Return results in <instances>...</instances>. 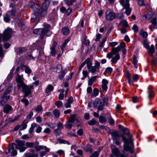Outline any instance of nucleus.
<instances>
[{"instance_id":"1","label":"nucleus","mask_w":157,"mask_h":157,"mask_svg":"<svg viewBox=\"0 0 157 157\" xmlns=\"http://www.w3.org/2000/svg\"><path fill=\"white\" fill-rule=\"evenodd\" d=\"M119 128L121 130L124 134H126L128 136V140L123 136H121L122 140L124 143V150L128 151L130 153H132L133 152V149L132 147H130L129 145V144L131 145H133L132 140V136L130 135L129 130L126 128L124 127L121 125L118 126Z\"/></svg>"},{"instance_id":"2","label":"nucleus","mask_w":157,"mask_h":157,"mask_svg":"<svg viewBox=\"0 0 157 157\" xmlns=\"http://www.w3.org/2000/svg\"><path fill=\"white\" fill-rule=\"evenodd\" d=\"M29 6L33 9L34 11L32 15L31 20L32 22L36 25L38 22L40 17L44 16L41 15L43 9L39 5L32 1L29 2Z\"/></svg>"},{"instance_id":"3","label":"nucleus","mask_w":157,"mask_h":157,"mask_svg":"<svg viewBox=\"0 0 157 157\" xmlns=\"http://www.w3.org/2000/svg\"><path fill=\"white\" fill-rule=\"evenodd\" d=\"M125 46V44L124 42H122L119 46H118L116 48H113L112 49L111 52L108 53L107 55V57L109 59L111 58L112 56L118 53L121 50V48L124 47Z\"/></svg>"},{"instance_id":"4","label":"nucleus","mask_w":157,"mask_h":157,"mask_svg":"<svg viewBox=\"0 0 157 157\" xmlns=\"http://www.w3.org/2000/svg\"><path fill=\"white\" fill-rule=\"evenodd\" d=\"M21 87L22 88L24 94L23 97L24 98H26L31 94V90L33 89L34 86L33 85H31L29 87L24 84L21 86Z\"/></svg>"},{"instance_id":"5","label":"nucleus","mask_w":157,"mask_h":157,"mask_svg":"<svg viewBox=\"0 0 157 157\" xmlns=\"http://www.w3.org/2000/svg\"><path fill=\"white\" fill-rule=\"evenodd\" d=\"M11 91V90L8 89L4 92L0 101V105H3L10 99V96L8 94Z\"/></svg>"},{"instance_id":"6","label":"nucleus","mask_w":157,"mask_h":157,"mask_svg":"<svg viewBox=\"0 0 157 157\" xmlns=\"http://www.w3.org/2000/svg\"><path fill=\"white\" fill-rule=\"evenodd\" d=\"M94 106L98 108V112L99 111H101L104 108V103L102 102L101 100L99 98H97L95 99L94 103Z\"/></svg>"},{"instance_id":"7","label":"nucleus","mask_w":157,"mask_h":157,"mask_svg":"<svg viewBox=\"0 0 157 157\" xmlns=\"http://www.w3.org/2000/svg\"><path fill=\"white\" fill-rule=\"evenodd\" d=\"M100 62L96 60L95 61L94 66H92L88 69L89 72L92 73H94L96 72H99L100 71Z\"/></svg>"},{"instance_id":"8","label":"nucleus","mask_w":157,"mask_h":157,"mask_svg":"<svg viewBox=\"0 0 157 157\" xmlns=\"http://www.w3.org/2000/svg\"><path fill=\"white\" fill-rule=\"evenodd\" d=\"M100 62L96 60L95 61L94 66H92L88 69L89 72L92 73H94L96 72H99L100 71Z\"/></svg>"},{"instance_id":"9","label":"nucleus","mask_w":157,"mask_h":157,"mask_svg":"<svg viewBox=\"0 0 157 157\" xmlns=\"http://www.w3.org/2000/svg\"><path fill=\"white\" fill-rule=\"evenodd\" d=\"M16 148L19 149L20 152H23L26 149L25 141L17 140H16Z\"/></svg>"},{"instance_id":"10","label":"nucleus","mask_w":157,"mask_h":157,"mask_svg":"<svg viewBox=\"0 0 157 157\" xmlns=\"http://www.w3.org/2000/svg\"><path fill=\"white\" fill-rule=\"evenodd\" d=\"M43 26L44 28L42 29H43L42 34L43 35H46L47 36H50L52 34L51 32L50 31L51 26L50 25L48 24L44 23Z\"/></svg>"},{"instance_id":"11","label":"nucleus","mask_w":157,"mask_h":157,"mask_svg":"<svg viewBox=\"0 0 157 157\" xmlns=\"http://www.w3.org/2000/svg\"><path fill=\"white\" fill-rule=\"evenodd\" d=\"M51 0H44L43 4V11L41 13L42 16H45L47 13V9L49 7Z\"/></svg>"},{"instance_id":"12","label":"nucleus","mask_w":157,"mask_h":157,"mask_svg":"<svg viewBox=\"0 0 157 157\" xmlns=\"http://www.w3.org/2000/svg\"><path fill=\"white\" fill-rule=\"evenodd\" d=\"M116 17L115 13L110 10H107L106 12V19L107 21H111Z\"/></svg>"},{"instance_id":"13","label":"nucleus","mask_w":157,"mask_h":157,"mask_svg":"<svg viewBox=\"0 0 157 157\" xmlns=\"http://www.w3.org/2000/svg\"><path fill=\"white\" fill-rule=\"evenodd\" d=\"M12 31L10 29L7 28L5 30L3 35V38L5 40H7L11 36Z\"/></svg>"},{"instance_id":"14","label":"nucleus","mask_w":157,"mask_h":157,"mask_svg":"<svg viewBox=\"0 0 157 157\" xmlns=\"http://www.w3.org/2000/svg\"><path fill=\"white\" fill-rule=\"evenodd\" d=\"M16 79L17 82V86L19 89L21 87L22 85L25 84L23 81V75L21 76L17 74V76L16 77Z\"/></svg>"},{"instance_id":"15","label":"nucleus","mask_w":157,"mask_h":157,"mask_svg":"<svg viewBox=\"0 0 157 157\" xmlns=\"http://www.w3.org/2000/svg\"><path fill=\"white\" fill-rule=\"evenodd\" d=\"M35 150L34 149H30L29 152L25 154V157H37V155L35 153Z\"/></svg>"},{"instance_id":"16","label":"nucleus","mask_w":157,"mask_h":157,"mask_svg":"<svg viewBox=\"0 0 157 157\" xmlns=\"http://www.w3.org/2000/svg\"><path fill=\"white\" fill-rule=\"evenodd\" d=\"M12 109V107L11 105L9 104H6L3 108V111L5 113H10L11 112Z\"/></svg>"},{"instance_id":"17","label":"nucleus","mask_w":157,"mask_h":157,"mask_svg":"<svg viewBox=\"0 0 157 157\" xmlns=\"http://www.w3.org/2000/svg\"><path fill=\"white\" fill-rule=\"evenodd\" d=\"M112 151L113 154L116 156L117 157H124L123 154H120V152L118 148H115L112 149Z\"/></svg>"},{"instance_id":"18","label":"nucleus","mask_w":157,"mask_h":157,"mask_svg":"<svg viewBox=\"0 0 157 157\" xmlns=\"http://www.w3.org/2000/svg\"><path fill=\"white\" fill-rule=\"evenodd\" d=\"M10 147L11 150V156L13 157L16 156L17 154V151L15 150L16 149V144L14 143L12 144L10 146Z\"/></svg>"},{"instance_id":"19","label":"nucleus","mask_w":157,"mask_h":157,"mask_svg":"<svg viewBox=\"0 0 157 157\" xmlns=\"http://www.w3.org/2000/svg\"><path fill=\"white\" fill-rule=\"evenodd\" d=\"M33 33L36 34H40V38L41 39H43V35L42 34L43 29L41 28L35 29H33Z\"/></svg>"},{"instance_id":"20","label":"nucleus","mask_w":157,"mask_h":157,"mask_svg":"<svg viewBox=\"0 0 157 157\" xmlns=\"http://www.w3.org/2000/svg\"><path fill=\"white\" fill-rule=\"evenodd\" d=\"M15 51L17 55H20L25 52L26 49L24 47H19L16 48Z\"/></svg>"},{"instance_id":"21","label":"nucleus","mask_w":157,"mask_h":157,"mask_svg":"<svg viewBox=\"0 0 157 157\" xmlns=\"http://www.w3.org/2000/svg\"><path fill=\"white\" fill-rule=\"evenodd\" d=\"M128 0H120V2L121 5L124 8L129 7Z\"/></svg>"},{"instance_id":"22","label":"nucleus","mask_w":157,"mask_h":157,"mask_svg":"<svg viewBox=\"0 0 157 157\" xmlns=\"http://www.w3.org/2000/svg\"><path fill=\"white\" fill-rule=\"evenodd\" d=\"M108 83V81L105 79H103L102 81V86L101 88L102 90H106L107 89V85Z\"/></svg>"},{"instance_id":"23","label":"nucleus","mask_w":157,"mask_h":157,"mask_svg":"<svg viewBox=\"0 0 157 157\" xmlns=\"http://www.w3.org/2000/svg\"><path fill=\"white\" fill-rule=\"evenodd\" d=\"M116 55L114 56H112V59L111 60V62L113 63H117L118 60H119L120 58V55L116 53Z\"/></svg>"},{"instance_id":"24","label":"nucleus","mask_w":157,"mask_h":157,"mask_svg":"<svg viewBox=\"0 0 157 157\" xmlns=\"http://www.w3.org/2000/svg\"><path fill=\"white\" fill-rule=\"evenodd\" d=\"M147 49V52L148 54L151 56H152L153 54L155 52V48L154 45L152 44L151 45L150 47H149V48Z\"/></svg>"},{"instance_id":"25","label":"nucleus","mask_w":157,"mask_h":157,"mask_svg":"<svg viewBox=\"0 0 157 157\" xmlns=\"http://www.w3.org/2000/svg\"><path fill=\"white\" fill-rule=\"evenodd\" d=\"M76 118V115L75 114L71 115L70 117L67 119L68 122L69 123H73L75 121Z\"/></svg>"},{"instance_id":"26","label":"nucleus","mask_w":157,"mask_h":157,"mask_svg":"<svg viewBox=\"0 0 157 157\" xmlns=\"http://www.w3.org/2000/svg\"><path fill=\"white\" fill-rule=\"evenodd\" d=\"M111 134L113 141H114V140H118L119 137V135L118 134V132H113L112 133H111Z\"/></svg>"},{"instance_id":"27","label":"nucleus","mask_w":157,"mask_h":157,"mask_svg":"<svg viewBox=\"0 0 157 157\" xmlns=\"http://www.w3.org/2000/svg\"><path fill=\"white\" fill-rule=\"evenodd\" d=\"M28 122V121L27 120H25L23 121L21 125V128L20 129V130H24L27 127V124Z\"/></svg>"},{"instance_id":"28","label":"nucleus","mask_w":157,"mask_h":157,"mask_svg":"<svg viewBox=\"0 0 157 157\" xmlns=\"http://www.w3.org/2000/svg\"><path fill=\"white\" fill-rule=\"evenodd\" d=\"M85 62L86 63V64L88 69L92 66V63L90 58H88L85 60Z\"/></svg>"},{"instance_id":"29","label":"nucleus","mask_w":157,"mask_h":157,"mask_svg":"<svg viewBox=\"0 0 157 157\" xmlns=\"http://www.w3.org/2000/svg\"><path fill=\"white\" fill-rule=\"evenodd\" d=\"M97 76H94L90 79L88 80V84L89 85L91 86L92 85L93 82L95 81L96 79Z\"/></svg>"},{"instance_id":"30","label":"nucleus","mask_w":157,"mask_h":157,"mask_svg":"<svg viewBox=\"0 0 157 157\" xmlns=\"http://www.w3.org/2000/svg\"><path fill=\"white\" fill-rule=\"evenodd\" d=\"M53 89V87L51 85H49L45 89V92L46 93H48L50 91H52Z\"/></svg>"},{"instance_id":"31","label":"nucleus","mask_w":157,"mask_h":157,"mask_svg":"<svg viewBox=\"0 0 157 157\" xmlns=\"http://www.w3.org/2000/svg\"><path fill=\"white\" fill-rule=\"evenodd\" d=\"M63 69V67L61 65H58L56 68L54 69L55 71L58 73L61 72Z\"/></svg>"},{"instance_id":"32","label":"nucleus","mask_w":157,"mask_h":157,"mask_svg":"<svg viewBox=\"0 0 157 157\" xmlns=\"http://www.w3.org/2000/svg\"><path fill=\"white\" fill-rule=\"evenodd\" d=\"M43 109L41 105H39L36 107L34 108L32 110H34L37 113H39L41 112Z\"/></svg>"},{"instance_id":"33","label":"nucleus","mask_w":157,"mask_h":157,"mask_svg":"<svg viewBox=\"0 0 157 157\" xmlns=\"http://www.w3.org/2000/svg\"><path fill=\"white\" fill-rule=\"evenodd\" d=\"M62 33L64 35H68L69 33L68 29L67 27H64L62 29Z\"/></svg>"},{"instance_id":"34","label":"nucleus","mask_w":157,"mask_h":157,"mask_svg":"<svg viewBox=\"0 0 157 157\" xmlns=\"http://www.w3.org/2000/svg\"><path fill=\"white\" fill-rule=\"evenodd\" d=\"M76 0H65V2L66 4L68 6L72 5L73 3L75 2Z\"/></svg>"},{"instance_id":"35","label":"nucleus","mask_w":157,"mask_h":157,"mask_svg":"<svg viewBox=\"0 0 157 157\" xmlns=\"http://www.w3.org/2000/svg\"><path fill=\"white\" fill-rule=\"evenodd\" d=\"M67 71L66 70H63L61 73L59 75V79L62 80L63 79L64 76L65 74L67 73Z\"/></svg>"},{"instance_id":"36","label":"nucleus","mask_w":157,"mask_h":157,"mask_svg":"<svg viewBox=\"0 0 157 157\" xmlns=\"http://www.w3.org/2000/svg\"><path fill=\"white\" fill-rule=\"evenodd\" d=\"M152 24L154 25V28H157V21L156 18H153L151 21Z\"/></svg>"},{"instance_id":"37","label":"nucleus","mask_w":157,"mask_h":157,"mask_svg":"<svg viewBox=\"0 0 157 157\" xmlns=\"http://www.w3.org/2000/svg\"><path fill=\"white\" fill-rule=\"evenodd\" d=\"M10 17L7 13L4 16V19L6 22H9L10 20Z\"/></svg>"},{"instance_id":"38","label":"nucleus","mask_w":157,"mask_h":157,"mask_svg":"<svg viewBox=\"0 0 157 157\" xmlns=\"http://www.w3.org/2000/svg\"><path fill=\"white\" fill-rule=\"evenodd\" d=\"M99 121L100 123L103 124L106 122V120L105 117L100 116L99 118Z\"/></svg>"},{"instance_id":"39","label":"nucleus","mask_w":157,"mask_h":157,"mask_svg":"<svg viewBox=\"0 0 157 157\" xmlns=\"http://www.w3.org/2000/svg\"><path fill=\"white\" fill-rule=\"evenodd\" d=\"M53 113L55 117H58L59 116V112L57 109H55L53 110Z\"/></svg>"},{"instance_id":"40","label":"nucleus","mask_w":157,"mask_h":157,"mask_svg":"<svg viewBox=\"0 0 157 157\" xmlns=\"http://www.w3.org/2000/svg\"><path fill=\"white\" fill-rule=\"evenodd\" d=\"M99 94V91L98 89L97 88H94L93 89V91L92 93L93 96L96 97Z\"/></svg>"},{"instance_id":"41","label":"nucleus","mask_w":157,"mask_h":157,"mask_svg":"<svg viewBox=\"0 0 157 157\" xmlns=\"http://www.w3.org/2000/svg\"><path fill=\"white\" fill-rule=\"evenodd\" d=\"M140 35L144 38H146L147 36V32L144 31L143 30H141L140 32Z\"/></svg>"},{"instance_id":"42","label":"nucleus","mask_w":157,"mask_h":157,"mask_svg":"<svg viewBox=\"0 0 157 157\" xmlns=\"http://www.w3.org/2000/svg\"><path fill=\"white\" fill-rule=\"evenodd\" d=\"M148 98L149 100H151V98L153 97L154 96V93L153 91H149L148 92Z\"/></svg>"},{"instance_id":"43","label":"nucleus","mask_w":157,"mask_h":157,"mask_svg":"<svg viewBox=\"0 0 157 157\" xmlns=\"http://www.w3.org/2000/svg\"><path fill=\"white\" fill-rule=\"evenodd\" d=\"M96 121L94 119H92V120L89 121L87 123L88 124L90 125H93L96 124Z\"/></svg>"},{"instance_id":"44","label":"nucleus","mask_w":157,"mask_h":157,"mask_svg":"<svg viewBox=\"0 0 157 157\" xmlns=\"http://www.w3.org/2000/svg\"><path fill=\"white\" fill-rule=\"evenodd\" d=\"M116 17L118 19H123L124 18V14L122 13H118L116 15Z\"/></svg>"},{"instance_id":"45","label":"nucleus","mask_w":157,"mask_h":157,"mask_svg":"<svg viewBox=\"0 0 157 157\" xmlns=\"http://www.w3.org/2000/svg\"><path fill=\"white\" fill-rule=\"evenodd\" d=\"M24 67L25 68V72L26 73L30 74L31 73V70L29 67L26 66H25Z\"/></svg>"},{"instance_id":"46","label":"nucleus","mask_w":157,"mask_h":157,"mask_svg":"<svg viewBox=\"0 0 157 157\" xmlns=\"http://www.w3.org/2000/svg\"><path fill=\"white\" fill-rule=\"evenodd\" d=\"M36 123H33L32 124L31 127L29 130V133H31L33 132L34 128L36 127Z\"/></svg>"},{"instance_id":"47","label":"nucleus","mask_w":157,"mask_h":157,"mask_svg":"<svg viewBox=\"0 0 157 157\" xmlns=\"http://www.w3.org/2000/svg\"><path fill=\"white\" fill-rule=\"evenodd\" d=\"M55 48L54 47H51L50 48V53L52 56H55L56 53V52L55 50Z\"/></svg>"},{"instance_id":"48","label":"nucleus","mask_w":157,"mask_h":157,"mask_svg":"<svg viewBox=\"0 0 157 157\" xmlns=\"http://www.w3.org/2000/svg\"><path fill=\"white\" fill-rule=\"evenodd\" d=\"M84 150L86 151L91 152L92 149L89 145H87L84 147Z\"/></svg>"},{"instance_id":"49","label":"nucleus","mask_w":157,"mask_h":157,"mask_svg":"<svg viewBox=\"0 0 157 157\" xmlns=\"http://www.w3.org/2000/svg\"><path fill=\"white\" fill-rule=\"evenodd\" d=\"M55 105L58 108H61L63 106V103L60 101H57Z\"/></svg>"},{"instance_id":"50","label":"nucleus","mask_w":157,"mask_h":157,"mask_svg":"<svg viewBox=\"0 0 157 157\" xmlns=\"http://www.w3.org/2000/svg\"><path fill=\"white\" fill-rule=\"evenodd\" d=\"M34 145V143L32 142V143H29V142H26L25 144V146L27 148H30L32 147Z\"/></svg>"},{"instance_id":"51","label":"nucleus","mask_w":157,"mask_h":157,"mask_svg":"<svg viewBox=\"0 0 157 157\" xmlns=\"http://www.w3.org/2000/svg\"><path fill=\"white\" fill-rule=\"evenodd\" d=\"M126 9L125 13L128 16L129 15L131 12V9L129 7H127L125 8Z\"/></svg>"},{"instance_id":"52","label":"nucleus","mask_w":157,"mask_h":157,"mask_svg":"<svg viewBox=\"0 0 157 157\" xmlns=\"http://www.w3.org/2000/svg\"><path fill=\"white\" fill-rule=\"evenodd\" d=\"M121 25L125 27H127L128 26L127 22L125 20L122 21L121 22Z\"/></svg>"},{"instance_id":"53","label":"nucleus","mask_w":157,"mask_h":157,"mask_svg":"<svg viewBox=\"0 0 157 157\" xmlns=\"http://www.w3.org/2000/svg\"><path fill=\"white\" fill-rule=\"evenodd\" d=\"M57 129H59L60 130L63 129V127L62 124L60 123V122H59L57 124Z\"/></svg>"},{"instance_id":"54","label":"nucleus","mask_w":157,"mask_h":157,"mask_svg":"<svg viewBox=\"0 0 157 157\" xmlns=\"http://www.w3.org/2000/svg\"><path fill=\"white\" fill-rule=\"evenodd\" d=\"M21 101L24 103L25 106L29 104V101L28 100L26 99H22L21 100Z\"/></svg>"},{"instance_id":"55","label":"nucleus","mask_w":157,"mask_h":157,"mask_svg":"<svg viewBox=\"0 0 157 157\" xmlns=\"http://www.w3.org/2000/svg\"><path fill=\"white\" fill-rule=\"evenodd\" d=\"M113 71L112 68L110 67H107L105 70V72L108 73H111Z\"/></svg>"},{"instance_id":"56","label":"nucleus","mask_w":157,"mask_h":157,"mask_svg":"<svg viewBox=\"0 0 157 157\" xmlns=\"http://www.w3.org/2000/svg\"><path fill=\"white\" fill-rule=\"evenodd\" d=\"M143 44L144 45V47L147 49L149 48V46L147 42L145 40H144L143 42Z\"/></svg>"},{"instance_id":"57","label":"nucleus","mask_w":157,"mask_h":157,"mask_svg":"<svg viewBox=\"0 0 157 157\" xmlns=\"http://www.w3.org/2000/svg\"><path fill=\"white\" fill-rule=\"evenodd\" d=\"M99 155L98 152L97 151H95L92 153V155L90 156V157H98Z\"/></svg>"},{"instance_id":"58","label":"nucleus","mask_w":157,"mask_h":157,"mask_svg":"<svg viewBox=\"0 0 157 157\" xmlns=\"http://www.w3.org/2000/svg\"><path fill=\"white\" fill-rule=\"evenodd\" d=\"M132 29V30H134L135 32H137L138 31V26L136 24H135L133 25Z\"/></svg>"},{"instance_id":"59","label":"nucleus","mask_w":157,"mask_h":157,"mask_svg":"<svg viewBox=\"0 0 157 157\" xmlns=\"http://www.w3.org/2000/svg\"><path fill=\"white\" fill-rule=\"evenodd\" d=\"M7 13L10 16V17L11 16H13L15 14V12L14 11L12 10L11 11H9L7 12Z\"/></svg>"},{"instance_id":"60","label":"nucleus","mask_w":157,"mask_h":157,"mask_svg":"<svg viewBox=\"0 0 157 157\" xmlns=\"http://www.w3.org/2000/svg\"><path fill=\"white\" fill-rule=\"evenodd\" d=\"M66 128L68 129H71L72 128V124L68 122L65 125Z\"/></svg>"},{"instance_id":"61","label":"nucleus","mask_w":157,"mask_h":157,"mask_svg":"<svg viewBox=\"0 0 157 157\" xmlns=\"http://www.w3.org/2000/svg\"><path fill=\"white\" fill-rule=\"evenodd\" d=\"M109 122L111 125H113L114 124V120L111 117H110L109 118Z\"/></svg>"},{"instance_id":"62","label":"nucleus","mask_w":157,"mask_h":157,"mask_svg":"<svg viewBox=\"0 0 157 157\" xmlns=\"http://www.w3.org/2000/svg\"><path fill=\"white\" fill-rule=\"evenodd\" d=\"M19 25L21 26V29L23 30L25 29V27L24 23L21 22L19 24Z\"/></svg>"},{"instance_id":"63","label":"nucleus","mask_w":157,"mask_h":157,"mask_svg":"<svg viewBox=\"0 0 157 157\" xmlns=\"http://www.w3.org/2000/svg\"><path fill=\"white\" fill-rule=\"evenodd\" d=\"M118 44V43L117 42H113L109 43V45L111 47H114Z\"/></svg>"},{"instance_id":"64","label":"nucleus","mask_w":157,"mask_h":157,"mask_svg":"<svg viewBox=\"0 0 157 157\" xmlns=\"http://www.w3.org/2000/svg\"><path fill=\"white\" fill-rule=\"evenodd\" d=\"M47 124L48 127L52 128H54L55 126L54 124L51 123H48Z\"/></svg>"}]
</instances>
